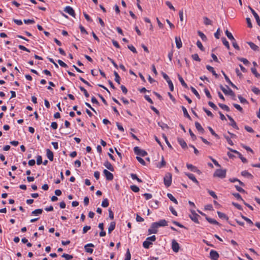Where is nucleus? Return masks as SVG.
<instances>
[{
  "instance_id": "f257e3e1",
  "label": "nucleus",
  "mask_w": 260,
  "mask_h": 260,
  "mask_svg": "<svg viewBox=\"0 0 260 260\" xmlns=\"http://www.w3.org/2000/svg\"><path fill=\"white\" fill-rule=\"evenodd\" d=\"M172 174L171 173L168 172L165 174V176L164 178V182L165 185L167 187H169L170 186L172 183Z\"/></svg>"
},
{
  "instance_id": "f03ea898",
  "label": "nucleus",
  "mask_w": 260,
  "mask_h": 260,
  "mask_svg": "<svg viewBox=\"0 0 260 260\" xmlns=\"http://www.w3.org/2000/svg\"><path fill=\"white\" fill-rule=\"evenodd\" d=\"M156 237L154 235L147 238L146 241L143 243V246L145 248H149L150 245L152 244V241H155Z\"/></svg>"
},
{
  "instance_id": "7ed1b4c3",
  "label": "nucleus",
  "mask_w": 260,
  "mask_h": 260,
  "mask_svg": "<svg viewBox=\"0 0 260 260\" xmlns=\"http://www.w3.org/2000/svg\"><path fill=\"white\" fill-rule=\"evenodd\" d=\"M214 177L224 178L226 176V170L217 169L213 174Z\"/></svg>"
},
{
  "instance_id": "20e7f679",
  "label": "nucleus",
  "mask_w": 260,
  "mask_h": 260,
  "mask_svg": "<svg viewBox=\"0 0 260 260\" xmlns=\"http://www.w3.org/2000/svg\"><path fill=\"white\" fill-rule=\"evenodd\" d=\"M228 89H225L222 85H220V88L225 95H230L232 96L235 97V94L233 91L230 89L229 86H226Z\"/></svg>"
},
{
  "instance_id": "39448f33",
  "label": "nucleus",
  "mask_w": 260,
  "mask_h": 260,
  "mask_svg": "<svg viewBox=\"0 0 260 260\" xmlns=\"http://www.w3.org/2000/svg\"><path fill=\"white\" fill-rule=\"evenodd\" d=\"M134 151L135 154L138 155H141L143 157L147 155V153L145 150L141 149L138 146L134 147Z\"/></svg>"
},
{
  "instance_id": "423d86ee",
  "label": "nucleus",
  "mask_w": 260,
  "mask_h": 260,
  "mask_svg": "<svg viewBox=\"0 0 260 260\" xmlns=\"http://www.w3.org/2000/svg\"><path fill=\"white\" fill-rule=\"evenodd\" d=\"M190 212L191 213V214L189 215L190 219L194 222L199 223L198 218L200 217V216L196 213L194 210H190Z\"/></svg>"
},
{
  "instance_id": "0eeeda50",
  "label": "nucleus",
  "mask_w": 260,
  "mask_h": 260,
  "mask_svg": "<svg viewBox=\"0 0 260 260\" xmlns=\"http://www.w3.org/2000/svg\"><path fill=\"white\" fill-rule=\"evenodd\" d=\"M228 149L231 151V152H234L237 154L238 155V157L241 159V160H242V161L244 163H246L247 162V159L243 157L242 155L239 152H238V151L236 150H234L232 148H228Z\"/></svg>"
},
{
  "instance_id": "6e6552de",
  "label": "nucleus",
  "mask_w": 260,
  "mask_h": 260,
  "mask_svg": "<svg viewBox=\"0 0 260 260\" xmlns=\"http://www.w3.org/2000/svg\"><path fill=\"white\" fill-rule=\"evenodd\" d=\"M180 248L179 244L175 240H173L172 241V249L175 252H178Z\"/></svg>"
},
{
  "instance_id": "1a4fd4ad",
  "label": "nucleus",
  "mask_w": 260,
  "mask_h": 260,
  "mask_svg": "<svg viewBox=\"0 0 260 260\" xmlns=\"http://www.w3.org/2000/svg\"><path fill=\"white\" fill-rule=\"evenodd\" d=\"M219 255L218 252L214 250H211L210 252V257L212 260H217Z\"/></svg>"
},
{
  "instance_id": "9d476101",
  "label": "nucleus",
  "mask_w": 260,
  "mask_h": 260,
  "mask_svg": "<svg viewBox=\"0 0 260 260\" xmlns=\"http://www.w3.org/2000/svg\"><path fill=\"white\" fill-rule=\"evenodd\" d=\"M158 227L156 225L155 222L151 224L150 228L148 230V233L150 234H156L158 232Z\"/></svg>"
},
{
  "instance_id": "9b49d317",
  "label": "nucleus",
  "mask_w": 260,
  "mask_h": 260,
  "mask_svg": "<svg viewBox=\"0 0 260 260\" xmlns=\"http://www.w3.org/2000/svg\"><path fill=\"white\" fill-rule=\"evenodd\" d=\"M64 11L67 13H68L69 15L73 17L75 16V13L74 10V9L70 6H67L64 9Z\"/></svg>"
},
{
  "instance_id": "f8f14e48",
  "label": "nucleus",
  "mask_w": 260,
  "mask_h": 260,
  "mask_svg": "<svg viewBox=\"0 0 260 260\" xmlns=\"http://www.w3.org/2000/svg\"><path fill=\"white\" fill-rule=\"evenodd\" d=\"M248 8L250 10V11L252 13L253 16L254 17L256 21L257 24L260 26V18L258 16V14L255 12V11L250 6L248 7Z\"/></svg>"
},
{
  "instance_id": "ddd939ff",
  "label": "nucleus",
  "mask_w": 260,
  "mask_h": 260,
  "mask_svg": "<svg viewBox=\"0 0 260 260\" xmlns=\"http://www.w3.org/2000/svg\"><path fill=\"white\" fill-rule=\"evenodd\" d=\"M103 173L107 180L111 181L113 179V175L108 170L105 169Z\"/></svg>"
},
{
  "instance_id": "4468645a",
  "label": "nucleus",
  "mask_w": 260,
  "mask_h": 260,
  "mask_svg": "<svg viewBox=\"0 0 260 260\" xmlns=\"http://www.w3.org/2000/svg\"><path fill=\"white\" fill-rule=\"evenodd\" d=\"M156 225L158 228L161 226H166L168 225V222L165 219H161L157 222H155Z\"/></svg>"
},
{
  "instance_id": "2eb2a0df",
  "label": "nucleus",
  "mask_w": 260,
  "mask_h": 260,
  "mask_svg": "<svg viewBox=\"0 0 260 260\" xmlns=\"http://www.w3.org/2000/svg\"><path fill=\"white\" fill-rule=\"evenodd\" d=\"M94 245L92 243H88L84 246V248L86 252L90 253H92L93 252V249L90 248L89 247H93Z\"/></svg>"
},
{
  "instance_id": "dca6fc26",
  "label": "nucleus",
  "mask_w": 260,
  "mask_h": 260,
  "mask_svg": "<svg viewBox=\"0 0 260 260\" xmlns=\"http://www.w3.org/2000/svg\"><path fill=\"white\" fill-rule=\"evenodd\" d=\"M185 175L190 179L193 182L196 183L197 185H199V182L197 180V179L196 178L195 176L193 174L188 173H186Z\"/></svg>"
},
{
  "instance_id": "f3484780",
  "label": "nucleus",
  "mask_w": 260,
  "mask_h": 260,
  "mask_svg": "<svg viewBox=\"0 0 260 260\" xmlns=\"http://www.w3.org/2000/svg\"><path fill=\"white\" fill-rule=\"evenodd\" d=\"M178 142L179 144L181 145L182 148H187V144L185 141L180 138H178L177 139Z\"/></svg>"
},
{
  "instance_id": "a211bd4d",
  "label": "nucleus",
  "mask_w": 260,
  "mask_h": 260,
  "mask_svg": "<svg viewBox=\"0 0 260 260\" xmlns=\"http://www.w3.org/2000/svg\"><path fill=\"white\" fill-rule=\"evenodd\" d=\"M175 43L177 48L180 49L182 47V43L180 37H175Z\"/></svg>"
},
{
  "instance_id": "6ab92c4d",
  "label": "nucleus",
  "mask_w": 260,
  "mask_h": 260,
  "mask_svg": "<svg viewBox=\"0 0 260 260\" xmlns=\"http://www.w3.org/2000/svg\"><path fill=\"white\" fill-rule=\"evenodd\" d=\"M206 69L210 72H211L212 73V74L215 76V77L216 78H217L218 77V75L216 73V72L215 71L214 68L209 66V65H207L206 66Z\"/></svg>"
},
{
  "instance_id": "aec40b11",
  "label": "nucleus",
  "mask_w": 260,
  "mask_h": 260,
  "mask_svg": "<svg viewBox=\"0 0 260 260\" xmlns=\"http://www.w3.org/2000/svg\"><path fill=\"white\" fill-rule=\"evenodd\" d=\"M228 119L230 120V121L231 122V125L234 127V128H235L236 129H238V126L236 124V123L235 122V121H234V120L233 119V118L230 116V115H226Z\"/></svg>"
},
{
  "instance_id": "412c9836",
  "label": "nucleus",
  "mask_w": 260,
  "mask_h": 260,
  "mask_svg": "<svg viewBox=\"0 0 260 260\" xmlns=\"http://www.w3.org/2000/svg\"><path fill=\"white\" fill-rule=\"evenodd\" d=\"M104 165L105 166V167H106L108 170H110L111 171H114V168L112 166V165H111V164L109 162L108 160L106 161L105 162H104Z\"/></svg>"
},
{
  "instance_id": "4be33fe9",
  "label": "nucleus",
  "mask_w": 260,
  "mask_h": 260,
  "mask_svg": "<svg viewBox=\"0 0 260 260\" xmlns=\"http://www.w3.org/2000/svg\"><path fill=\"white\" fill-rule=\"evenodd\" d=\"M46 151H47V156L48 158L50 161H52L53 160V153L49 149H47Z\"/></svg>"
},
{
  "instance_id": "5701e85b",
  "label": "nucleus",
  "mask_w": 260,
  "mask_h": 260,
  "mask_svg": "<svg viewBox=\"0 0 260 260\" xmlns=\"http://www.w3.org/2000/svg\"><path fill=\"white\" fill-rule=\"evenodd\" d=\"M116 223L115 221H112L110 223L108 228V233L110 234L115 228Z\"/></svg>"
},
{
  "instance_id": "b1692460",
  "label": "nucleus",
  "mask_w": 260,
  "mask_h": 260,
  "mask_svg": "<svg viewBox=\"0 0 260 260\" xmlns=\"http://www.w3.org/2000/svg\"><path fill=\"white\" fill-rule=\"evenodd\" d=\"M178 79H179V81L180 82L181 85L185 88H188V87L187 85L186 84V83L184 81L183 78L179 74L178 75Z\"/></svg>"
},
{
  "instance_id": "393cba45",
  "label": "nucleus",
  "mask_w": 260,
  "mask_h": 260,
  "mask_svg": "<svg viewBox=\"0 0 260 260\" xmlns=\"http://www.w3.org/2000/svg\"><path fill=\"white\" fill-rule=\"evenodd\" d=\"M206 219L210 223L214 224H217V225H220L218 222H217L216 220L210 218L208 216H206Z\"/></svg>"
},
{
  "instance_id": "a878e982",
  "label": "nucleus",
  "mask_w": 260,
  "mask_h": 260,
  "mask_svg": "<svg viewBox=\"0 0 260 260\" xmlns=\"http://www.w3.org/2000/svg\"><path fill=\"white\" fill-rule=\"evenodd\" d=\"M217 214L219 218H220L221 219H225L226 221H228L229 217L225 214L222 213L221 212L218 211Z\"/></svg>"
},
{
  "instance_id": "bb28decb",
  "label": "nucleus",
  "mask_w": 260,
  "mask_h": 260,
  "mask_svg": "<svg viewBox=\"0 0 260 260\" xmlns=\"http://www.w3.org/2000/svg\"><path fill=\"white\" fill-rule=\"evenodd\" d=\"M195 126L198 131H199L202 133H204V128L202 127L201 125L198 122H195Z\"/></svg>"
},
{
  "instance_id": "cd10ccee",
  "label": "nucleus",
  "mask_w": 260,
  "mask_h": 260,
  "mask_svg": "<svg viewBox=\"0 0 260 260\" xmlns=\"http://www.w3.org/2000/svg\"><path fill=\"white\" fill-rule=\"evenodd\" d=\"M157 124L160 127H161V128L162 129H165L166 128H167V129L169 128V126L167 124L164 123L162 121H159L157 122Z\"/></svg>"
},
{
  "instance_id": "c85d7f7f",
  "label": "nucleus",
  "mask_w": 260,
  "mask_h": 260,
  "mask_svg": "<svg viewBox=\"0 0 260 260\" xmlns=\"http://www.w3.org/2000/svg\"><path fill=\"white\" fill-rule=\"evenodd\" d=\"M248 44H249V45L250 46V48L252 50H253L254 51H258V47L256 45L254 44L253 43L249 42H248Z\"/></svg>"
},
{
  "instance_id": "c756f323",
  "label": "nucleus",
  "mask_w": 260,
  "mask_h": 260,
  "mask_svg": "<svg viewBox=\"0 0 260 260\" xmlns=\"http://www.w3.org/2000/svg\"><path fill=\"white\" fill-rule=\"evenodd\" d=\"M181 108L182 109L184 116L190 120L191 117H190V115H189L186 109L184 106H182Z\"/></svg>"
},
{
  "instance_id": "7c9ffc66",
  "label": "nucleus",
  "mask_w": 260,
  "mask_h": 260,
  "mask_svg": "<svg viewBox=\"0 0 260 260\" xmlns=\"http://www.w3.org/2000/svg\"><path fill=\"white\" fill-rule=\"evenodd\" d=\"M225 34L226 37L228 38V39L229 40H230L231 41H232L233 40L235 39V38L233 37V36L232 34V33L231 32H230L228 29H226L225 31Z\"/></svg>"
},
{
  "instance_id": "2f4dec72",
  "label": "nucleus",
  "mask_w": 260,
  "mask_h": 260,
  "mask_svg": "<svg viewBox=\"0 0 260 260\" xmlns=\"http://www.w3.org/2000/svg\"><path fill=\"white\" fill-rule=\"evenodd\" d=\"M167 197L169 198V199L172 201L173 202H174L175 204H178V201H177V200L173 197V196L171 194V193H168L167 194Z\"/></svg>"
},
{
  "instance_id": "473e14b6",
  "label": "nucleus",
  "mask_w": 260,
  "mask_h": 260,
  "mask_svg": "<svg viewBox=\"0 0 260 260\" xmlns=\"http://www.w3.org/2000/svg\"><path fill=\"white\" fill-rule=\"evenodd\" d=\"M114 75L115 76V81L118 84H120V77L119 76L118 74L117 73V72L114 71Z\"/></svg>"
},
{
  "instance_id": "72a5a7b5",
  "label": "nucleus",
  "mask_w": 260,
  "mask_h": 260,
  "mask_svg": "<svg viewBox=\"0 0 260 260\" xmlns=\"http://www.w3.org/2000/svg\"><path fill=\"white\" fill-rule=\"evenodd\" d=\"M241 175L244 177H246L250 178H253V176L248 172L247 171H243L241 172Z\"/></svg>"
},
{
  "instance_id": "f704fd0d",
  "label": "nucleus",
  "mask_w": 260,
  "mask_h": 260,
  "mask_svg": "<svg viewBox=\"0 0 260 260\" xmlns=\"http://www.w3.org/2000/svg\"><path fill=\"white\" fill-rule=\"evenodd\" d=\"M204 19V23L206 25H212V21L209 19L208 17H204L203 18Z\"/></svg>"
},
{
  "instance_id": "c9c22d12",
  "label": "nucleus",
  "mask_w": 260,
  "mask_h": 260,
  "mask_svg": "<svg viewBox=\"0 0 260 260\" xmlns=\"http://www.w3.org/2000/svg\"><path fill=\"white\" fill-rule=\"evenodd\" d=\"M221 40L223 45L226 47L229 50L230 49V46L229 42L225 38H222Z\"/></svg>"
},
{
  "instance_id": "e433bc0d",
  "label": "nucleus",
  "mask_w": 260,
  "mask_h": 260,
  "mask_svg": "<svg viewBox=\"0 0 260 260\" xmlns=\"http://www.w3.org/2000/svg\"><path fill=\"white\" fill-rule=\"evenodd\" d=\"M43 212V210L42 209H36L31 212V214L34 215H38L39 214H42Z\"/></svg>"
},
{
  "instance_id": "4c0bfd02",
  "label": "nucleus",
  "mask_w": 260,
  "mask_h": 260,
  "mask_svg": "<svg viewBox=\"0 0 260 260\" xmlns=\"http://www.w3.org/2000/svg\"><path fill=\"white\" fill-rule=\"evenodd\" d=\"M218 106L221 109H223L224 110H225L227 112H229L230 111L229 107L226 105L219 103V104H218Z\"/></svg>"
},
{
  "instance_id": "58836bf2",
  "label": "nucleus",
  "mask_w": 260,
  "mask_h": 260,
  "mask_svg": "<svg viewBox=\"0 0 260 260\" xmlns=\"http://www.w3.org/2000/svg\"><path fill=\"white\" fill-rule=\"evenodd\" d=\"M130 188L131 189L135 192H138L140 190V189L139 188V187H138L137 186L135 185H131L130 186Z\"/></svg>"
},
{
  "instance_id": "ea45409f",
  "label": "nucleus",
  "mask_w": 260,
  "mask_h": 260,
  "mask_svg": "<svg viewBox=\"0 0 260 260\" xmlns=\"http://www.w3.org/2000/svg\"><path fill=\"white\" fill-rule=\"evenodd\" d=\"M109 206V201L107 199L103 200L102 203V206L104 208H106Z\"/></svg>"
},
{
  "instance_id": "a19ab883",
  "label": "nucleus",
  "mask_w": 260,
  "mask_h": 260,
  "mask_svg": "<svg viewBox=\"0 0 260 260\" xmlns=\"http://www.w3.org/2000/svg\"><path fill=\"white\" fill-rule=\"evenodd\" d=\"M241 217L242 219H243L245 221H246L249 224L252 225L253 224V222L248 218H247L246 216H243V215H241Z\"/></svg>"
},
{
  "instance_id": "79ce46f5",
  "label": "nucleus",
  "mask_w": 260,
  "mask_h": 260,
  "mask_svg": "<svg viewBox=\"0 0 260 260\" xmlns=\"http://www.w3.org/2000/svg\"><path fill=\"white\" fill-rule=\"evenodd\" d=\"M186 167L188 169L190 170V171H191L192 172H194V171H196V169L197 168L196 167L193 166L191 164H186Z\"/></svg>"
},
{
  "instance_id": "37998d69",
  "label": "nucleus",
  "mask_w": 260,
  "mask_h": 260,
  "mask_svg": "<svg viewBox=\"0 0 260 260\" xmlns=\"http://www.w3.org/2000/svg\"><path fill=\"white\" fill-rule=\"evenodd\" d=\"M231 41H232V43L233 46L234 47V48L236 49L237 50H240V47L238 46V45L237 44V42H236L235 39L234 40H233Z\"/></svg>"
},
{
  "instance_id": "c03bdc74",
  "label": "nucleus",
  "mask_w": 260,
  "mask_h": 260,
  "mask_svg": "<svg viewBox=\"0 0 260 260\" xmlns=\"http://www.w3.org/2000/svg\"><path fill=\"white\" fill-rule=\"evenodd\" d=\"M237 58L239 60L243 62L245 65L247 66L250 63L249 61L246 58L241 57H238Z\"/></svg>"
},
{
  "instance_id": "a18cd8bd",
  "label": "nucleus",
  "mask_w": 260,
  "mask_h": 260,
  "mask_svg": "<svg viewBox=\"0 0 260 260\" xmlns=\"http://www.w3.org/2000/svg\"><path fill=\"white\" fill-rule=\"evenodd\" d=\"M229 181L231 182H235L236 181H237L239 183V184L241 185H242L243 186H244V185H245L242 182H241L240 180H239V179H238L237 178H230L229 179Z\"/></svg>"
},
{
  "instance_id": "49530a36",
  "label": "nucleus",
  "mask_w": 260,
  "mask_h": 260,
  "mask_svg": "<svg viewBox=\"0 0 260 260\" xmlns=\"http://www.w3.org/2000/svg\"><path fill=\"white\" fill-rule=\"evenodd\" d=\"M61 256L64 257L66 260H71L73 257L72 255H70L67 253H63Z\"/></svg>"
},
{
  "instance_id": "de8ad7c7",
  "label": "nucleus",
  "mask_w": 260,
  "mask_h": 260,
  "mask_svg": "<svg viewBox=\"0 0 260 260\" xmlns=\"http://www.w3.org/2000/svg\"><path fill=\"white\" fill-rule=\"evenodd\" d=\"M79 88H80V89L81 90V91L83 92L84 95L85 96L86 98H88L89 96V93L87 92V90L83 87L80 86Z\"/></svg>"
},
{
  "instance_id": "09e8293b",
  "label": "nucleus",
  "mask_w": 260,
  "mask_h": 260,
  "mask_svg": "<svg viewBox=\"0 0 260 260\" xmlns=\"http://www.w3.org/2000/svg\"><path fill=\"white\" fill-rule=\"evenodd\" d=\"M251 72L255 75V76L257 78L260 77V74H258L257 71L256 69L255 68H252L251 69Z\"/></svg>"
},
{
  "instance_id": "8fccbe9b",
  "label": "nucleus",
  "mask_w": 260,
  "mask_h": 260,
  "mask_svg": "<svg viewBox=\"0 0 260 260\" xmlns=\"http://www.w3.org/2000/svg\"><path fill=\"white\" fill-rule=\"evenodd\" d=\"M191 91L196 95V96L200 99V95L197 90L193 87H190Z\"/></svg>"
},
{
  "instance_id": "3c124183",
  "label": "nucleus",
  "mask_w": 260,
  "mask_h": 260,
  "mask_svg": "<svg viewBox=\"0 0 260 260\" xmlns=\"http://www.w3.org/2000/svg\"><path fill=\"white\" fill-rule=\"evenodd\" d=\"M131 255L129 249H127L125 254V258L124 260H131Z\"/></svg>"
},
{
  "instance_id": "603ef678",
  "label": "nucleus",
  "mask_w": 260,
  "mask_h": 260,
  "mask_svg": "<svg viewBox=\"0 0 260 260\" xmlns=\"http://www.w3.org/2000/svg\"><path fill=\"white\" fill-rule=\"evenodd\" d=\"M198 35L201 37L203 41H206L207 40L206 36L204 35V33L200 31H198Z\"/></svg>"
},
{
  "instance_id": "864d4df0",
  "label": "nucleus",
  "mask_w": 260,
  "mask_h": 260,
  "mask_svg": "<svg viewBox=\"0 0 260 260\" xmlns=\"http://www.w3.org/2000/svg\"><path fill=\"white\" fill-rule=\"evenodd\" d=\"M237 200L242 201L243 202V199L242 198L241 195L238 193H233L232 194Z\"/></svg>"
},
{
  "instance_id": "5fc2aeb1",
  "label": "nucleus",
  "mask_w": 260,
  "mask_h": 260,
  "mask_svg": "<svg viewBox=\"0 0 260 260\" xmlns=\"http://www.w3.org/2000/svg\"><path fill=\"white\" fill-rule=\"evenodd\" d=\"M162 137L164 139V140H165V142H166V144H167V145L168 146V147L170 148H172L171 145L170 144V143H169V142L168 140L167 136L165 134H162Z\"/></svg>"
},
{
  "instance_id": "6e6d98bb",
  "label": "nucleus",
  "mask_w": 260,
  "mask_h": 260,
  "mask_svg": "<svg viewBox=\"0 0 260 260\" xmlns=\"http://www.w3.org/2000/svg\"><path fill=\"white\" fill-rule=\"evenodd\" d=\"M191 57H192V58L196 61H201V59L200 58L198 54H192Z\"/></svg>"
},
{
  "instance_id": "4d7b16f0",
  "label": "nucleus",
  "mask_w": 260,
  "mask_h": 260,
  "mask_svg": "<svg viewBox=\"0 0 260 260\" xmlns=\"http://www.w3.org/2000/svg\"><path fill=\"white\" fill-rule=\"evenodd\" d=\"M127 47L128 48L131 50L132 51L133 53H137V51L136 50V49L135 48V47L133 46L132 45H128L127 46Z\"/></svg>"
},
{
  "instance_id": "13d9d810",
  "label": "nucleus",
  "mask_w": 260,
  "mask_h": 260,
  "mask_svg": "<svg viewBox=\"0 0 260 260\" xmlns=\"http://www.w3.org/2000/svg\"><path fill=\"white\" fill-rule=\"evenodd\" d=\"M203 110L205 112V113L207 114V115L208 116H210L211 117H213V114L211 113V111H210L209 110H208V109H207L206 108H203Z\"/></svg>"
},
{
  "instance_id": "bf43d9fd",
  "label": "nucleus",
  "mask_w": 260,
  "mask_h": 260,
  "mask_svg": "<svg viewBox=\"0 0 260 260\" xmlns=\"http://www.w3.org/2000/svg\"><path fill=\"white\" fill-rule=\"evenodd\" d=\"M136 159L142 165H144L145 166L146 163H145V161H144V160L141 157H139V156H137L136 157Z\"/></svg>"
},
{
  "instance_id": "052dcab7",
  "label": "nucleus",
  "mask_w": 260,
  "mask_h": 260,
  "mask_svg": "<svg viewBox=\"0 0 260 260\" xmlns=\"http://www.w3.org/2000/svg\"><path fill=\"white\" fill-rule=\"evenodd\" d=\"M208 193H209V194L212 196L214 199H217V196H216V193H215V192H214L212 190H209L208 191Z\"/></svg>"
},
{
  "instance_id": "680f3d73",
  "label": "nucleus",
  "mask_w": 260,
  "mask_h": 260,
  "mask_svg": "<svg viewBox=\"0 0 260 260\" xmlns=\"http://www.w3.org/2000/svg\"><path fill=\"white\" fill-rule=\"evenodd\" d=\"M57 62L61 67L65 68H68V65L62 60L59 59L57 60Z\"/></svg>"
},
{
  "instance_id": "e2e57ef3",
  "label": "nucleus",
  "mask_w": 260,
  "mask_h": 260,
  "mask_svg": "<svg viewBox=\"0 0 260 260\" xmlns=\"http://www.w3.org/2000/svg\"><path fill=\"white\" fill-rule=\"evenodd\" d=\"M252 91L256 94L258 95L260 94V90L255 87H253L252 88Z\"/></svg>"
},
{
  "instance_id": "0e129e2a",
  "label": "nucleus",
  "mask_w": 260,
  "mask_h": 260,
  "mask_svg": "<svg viewBox=\"0 0 260 260\" xmlns=\"http://www.w3.org/2000/svg\"><path fill=\"white\" fill-rule=\"evenodd\" d=\"M233 106L236 109H237L240 112H243V109L239 105L237 104H234Z\"/></svg>"
},
{
  "instance_id": "69168bd1",
  "label": "nucleus",
  "mask_w": 260,
  "mask_h": 260,
  "mask_svg": "<svg viewBox=\"0 0 260 260\" xmlns=\"http://www.w3.org/2000/svg\"><path fill=\"white\" fill-rule=\"evenodd\" d=\"M42 158L41 155H38L37 157V164L40 165L42 163Z\"/></svg>"
},
{
  "instance_id": "338daca9",
  "label": "nucleus",
  "mask_w": 260,
  "mask_h": 260,
  "mask_svg": "<svg viewBox=\"0 0 260 260\" xmlns=\"http://www.w3.org/2000/svg\"><path fill=\"white\" fill-rule=\"evenodd\" d=\"M166 4L167 6H168V7L173 10V11H175V8L174 7V6L172 5V4L171 3V2H169V1H167L166 2Z\"/></svg>"
},
{
  "instance_id": "774afa93",
  "label": "nucleus",
  "mask_w": 260,
  "mask_h": 260,
  "mask_svg": "<svg viewBox=\"0 0 260 260\" xmlns=\"http://www.w3.org/2000/svg\"><path fill=\"white\" fill-rule=\"evenodd\" d=\"M197 45L202 51L204 50V48L201 41H198L197 42Z\"/></svg>"
}]
</instances>
